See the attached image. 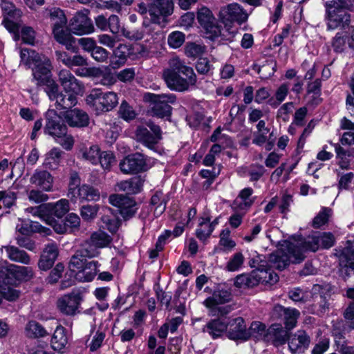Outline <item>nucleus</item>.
<instances>
[{"mask_svg":"<svg viewBox=\"0 0 354 354\" xmlns=\"http://www.w3.org/2000/svg\"><path fill=\"white\" fill-rule=\"evenodd\" d=\"M20 292L9 285L0 286L1 301L2 298L12 301L19 298Z\"/></svg>","mask_w":354,"mask_h":354,"instance_id":"54","label":"nucleus"},{"mask_svg":"<svg viewBox=\"0 0 354 354\" xmlns=\"http://www.w3.org/2000/svg\"><path fill=\"white\" fill-rule=\"evenodd\" d=\"M205 51V47L196 43H187L185 48V55L188 57H197L201 56Z\"/></svg>","mask_w":354,"mask_h":354,"instance_id":"59","label":"nucleus"},{"mask_svg":"<svg viewBox=\"0 0 354 354\" xmlns=\"http://www.w3.org/2000/svg\"><path fill=\"white\" fill-rule=\"evenodd\" d=\"M68 343L66 329L61 325L57 326L51 339V346L55 351H62Z\"/></svg>","mask_w":354,"mask_h":354,"instance_id":"34","label":"nucleus"},{"mask_svg":"<svg viewBox=\"0 0 354 354\" xmlns=\"http://www.w3.org/2000/svg\"><path fill=\"white\" fill-rule=\"evenodd\" d=\"M58 109H68L73 107L77 102V95L72 93H61L54 100Z\"/></svg>","mask_w":354,"mask_h":354,"instance_id":"39","label":"nucleus"},{"mask_svg":"<svg viewBox=\"0 0 354 354\" xmlns=\"http://www.w3.org/2000/svg\"><path fill=\"white\" fill-rule=\"evenodd\" d=\"M231 299L232 294L229 290L218 288L214 291L211 297L204 301V304L207 308H213L217 305L227 303Z\"/></svg>","mask_w":354,"mask_h":354,"instance_id":"28","label":"nucleus"},{"mask_svg":"<svg viewBox=\"0 0 354 354\" xmlns=\"http://www.w3.org/2000/svg\"><path fill=\"white\" fill-rule=\"evenodd\" d=\"M331 215V209L324 207L319 212L313 221V227L314 228H319L326 225Z\"/></svg>","mask_w":354,"mask_h":354,"instance_id":"55","label":"nucleus"},{"mask_svg":"<svg viewBox=\"0 0 354 354\" xmlns=\"http://www.w3.org/2000/svg\"><path fill=\"white\" fill-rule=\"evenodd\" d=\"M214 230V225L210 224L209 218H202L196 230V237L201 241H206Z\"/></svg>","mask_w":354,"mask_h":354,"instance_id":"42","label":"nucleus"},{"mask_svg":"<svg viewBox=\"0 0 354 354\" xmlns=\"http://www.w3.org/2000/svg\"><path fill=\"white\" fill-rule=\"evenodd\" d=\"M109 201L112 205L119 208L120 213L124 219L131 218L136 212V202L127 196L111 194L109 197Z\"/></svg>","mask_w":354,"mask_h":354,"instance_id":"15","label":"nucleus"},{"mask_svg":"<svg viewBox=\"0 0 354 354\" xmlns=\"http://www.w3.org/2000/svg\"><path fill=\"white\" fill-rule=\"evenodd\" d=\"M145 180L140 176H134L129 179V194H136L142 189Z\"/></svg>","mask_w":354,"mask_h":354,"instance_id":"61","label":"nucleus"},{"mask_svg":"<svg viewBox=\"0 0 354 354\" xmlns=\"http://www.w3.org/2000/svg\"><path fill=\"white\" fill-rule=\"evenodd\" d=\"M5 250L7 257L12 261L28 265L30 263V257L26 252L21 250L13 245L3 246L1 251Z\"/></svg>","mask_w":354,"mask_h":354,"instance_id":"30","label":"nucleus"},{"mask_svg":"<svg viewBox=\"0 0 354 354\" xmlns=\"http://www.w3.org/2000/svg\"><path fill=\"white\" fill-rule=\"evenodd\" d=\"M167 201V196L161 191L156 192L151 196V204L155 206L154 214L156 216H160L165 211Z\"/></svg>","mask_w":354,"mask_h":354,"instance_id":"40","label":"nucleus"},{"mask_svg":"<svg viewBox=\"0 0 354 354\" xmlns=\"http://www.w3.org/2000/svg\"><path fill=\"white\" fill-rule=\"evenodd\" d=\"M316 232L308 236L301 243V247H297L303 252L304 251L316 252L319 248V243Z\"/></svg>","mask_w":354,"mask_h":354,"instance_id":"48","label":"nucleus"},{"mask_svg":"<svg viewBox=\"0 0 354 354\" xmlns=\"http://www.w3.org/2000/svg\"><path fill=\"white\" fill-rule=\"evenodd\" d=\"M56 55L58 59L70 68L87 65L86 59L82 55L69 57L66 53L59 51L56 52Z\"/></svg>","mask_w":354,"mask_h":354,"instance_id":"38","label":"nucleus"},{"mask_svg":"<svg viewBox=\"0 0 354 354\" xmlns=\"http://www.w3.org/2000/svg\"><path fill=\"white\" fill-rule=\"evenodd\" d=\"M111 242V238L109 235L103 231L98 230L92 233L90 238L82 244V247L86 249L88 258H92L99 254L98 249L107 247Z\"/></svg>","mask_w":354,"mask_h":354,"instance_id":"9","label":"nucleus"},{"mask_svg":"<svg viewBox=\"0 0 354 354\" xmlns=\"http://www.w3.org/2000/svg\"><path fill=\"white\" fill-rule=\"evenodd\" d=\"M64 223L68 232H73L79 228L80 218L76 214L71 213L66 217Z\"/></svg>","mask_w":354,"mask_h":354,"instance_id":"64","label":"nucleus"},{"mask_svg":"<svg viewBox=\"0 0 354 354\" xmlns=\"http://www.w3.org/2000/svg\"><path fill=\"white\" fill-rule=\"evenodd\" d=\"M289 91L287 84H282L275 93L276 100L270 99L268 104L273 108H277L286 97Z\"/></svg>","mask_w":354,"mask_h":354,"instance_id":"51","label":"nucleus"},{"mask_svg":"<svg viewBox=\"0 0 354 354\" xmlns=\"http://www.w3.org/2000/svg\"><path fill=\"white\" fill-rule=\"evenodd\" d=\"M266 332L267 329L264 324L260 322H253L246 330L247 340L250 338H253L257 340H265Z\"/></svg>","mask_w":354,"mask_h":354,"instance_id":"37","label":"nucleus"},{"mask_svg":"<svg viewBox=\"0 0 354 354\" xmlns=\"http://www.w3.org/2000/svg\"><path fill=\"white\" fill-rule=\"evenodd\" d=\"M30 182L46 192H50L53 188V177L47 171L37 169L30 177Z\"/></svg>","mask_w":354,"mask_h":354,"instance_id":"27","label":"nucleus"},{"mask_svg":"<svg viewBox=\"0 0 354 354\" xmlns=\"http://www.w3.org/2000/svg\"><path fill=\"white\" fill-rule=\"evenodd\" d=\"M93 74L96 76H101L100 83L104 86H111L116 82L115 76L111 73H103L99 68L93 69Z\"/></svg>","mask_w":354,"mask_h":354,"instance_id":"63","label":"nucleus"},{"mask_svg":"<svg viewBox=\"0 0 354 354\" xmlns=\"http://www.w3.org/2000/svg\"><path fill=\"white\" fill-rule=\"evenodd\" d=\"M100 149L97 145H91L89 147H84L80 150V153L84 160L96 165L99 161Z\"/></svg>","mask_w":354,"mask_h":354,"instance_id":"45","label":"nucleus"},{"mask_svg":"<svg viewBox=\"0 0 354 354\" xmlns=\"http://www.w3.org/2000/svg\"><path fill=\"white\" fill-rule=\"evenodd\" d=\"M185 41V35L179 31L171 32L168 37V44L173 48L180 47Z\"/></svg>","mask_w":354,"mask_h":354,"instance_id":"62","label":"nucleus"},{"mask_svg":"<svg viewBox=\"0 0 354 354\" xmlns=\"http://www.w3.org/2000/svg\"><path fill=\"white\" fill-rule=\"evenodd\" d=\"M287 342L292 354H301L308 348L310 337L305 330H299L294 333H290Z\"/></svg>","mask_w":354,"mask_h":354,"instance_id":"16","label":"nucleus"},{"mask_svg":"<svg viewBox=\"0 0 354 354\" xmlns=\"http://www.w3.org/2000/svg\"><path fill=\"white\" fill-rule=\"evenodd\" d=\"M245 258L241 252H236L230 259L226 265V269L230 272L238 270L243 264Z\"/></svg>","mask_w":354,"mask_h":354,"instance_id":"56","label":"nucleus"},{"mask_svg":"<svg viewBox=\"0 0 354 354\" xmlns=\"http://www.w3.org/2000/svg\"><path fill=\"white\" fill-rule=\"evenodd\" d=\"M169 67L163 71L162 77L167 87L176 92H185L196 86L197 77L194 69L178 56L169 59Z\"/></svg>","mask_w":354,"mask_h":354,"instance_id":"1","label":"nucleus"},{"mask_svg":"<svg viewBox=\"0 0 354 354\" xmlns=\"http://www.w3.org/2000/svg\"><path fill=\"white\" fill-rule=\"evenodd\" d=\"M337 256L339 258V265L342 268V272L348 274V270L354 271V245L351 241H347L346 245L337 250Z\"/></svg>","mask_w":354,"mask_h":354,"instance_id":"21","label":"nucleus"},{"mask_svg":"<svg viewBox=\"0 0 354 354\" xmlns=\"http://www.w3.org/2000/svg\"><path fill=\"white\" fill-rule=\"evenodd\" d=\"M64 118L71 127H83L89 123L88 114L80 109H74L66 112Z\"/></svg>","mask_w":354,"mask_h":354,"instance_id":"26","label":"nucleus"},{"mask_svg":"<svg viewBox=\"0 0 354 354\" xmlns=\"http://www.w3.org/2000/svg\"><path fill=\"white\" fill-rule=\"evenodd\" d=\"M145 97L152 104L153 115L160 118L170 116L172 109L170 104L175 103L176 100V96L172 93H147Z\"/></svg>","mask_w":354,"mask_h":354,"instance_id":"5","label":"nucleus"},{"mask_svg":"<svg viewBox=\"0 0 354 354\" xmlns=\"http://www.w3.org/2000/svg\"><path fill=\"white\" fill-rule=\"evenodd\" d=\"M37 86H44V91L51 101H54L55 98L62 93L59 91V85L51 77L41 82Z\"/></svg>","mask_w":354,"mask_h":354,"instance_id":"46","label":"nucleus"},{"mask_svg":"<svg viewBox=\"0 0 354 354\" xmlns=\"http://www.w3.org/2000/svg\"><path fill=\"white\" fill-rule=\"evenodd\" d=\"M199 24L206 30L212 39L221 35V27L218 25L216 19L212 10L206 6H202L197 10L196 16Z\"/></svg>","mask_w":354,"mask_h":354,"instance_id":"7","label":"nucleus"},{"mask_svg":"<svg viewBox=\"0 0 354 354\" xmlns=\"http://www.w3.org/2000/svg\"><path fill=\"white\" fill-rule=\"evenodd\" d=\"M86 252V249L82 247V249L77 250L72 256L68 264L71 271L79 273L85 267L87 263L86 258L88 257V254Z\"/></svg>","mask_w":354,"mask_h":354,"instance_id":"32","label":"nucleus"},{"mask_svg":"<svg viewBox=\"0 0 354 354\" xmlns=\"http://www.w3.org/2000/svg\"><path fill=\"white\" fill-rule=\"evenodd\" d=\"M119 116L125 121H130L136 117V113L133 106L127 101L121 102L118 110Z\"/></svg>","mask_w":354,"mask_h":354,"instance_id":"49","label":"nucleus"},{"mask_svg":"<svg viewBox=\"0 0 354 354\" xmlns=\"http://www.w3.org/2000/svg\"><path fill=\"white\" fill-rule=\"evenodd\" d=\"M173 9L172 0H152L149 5V13L151 22L160 24L163 18L171 15Z\"/></svg>","mask_w":354,"mask_h":354,"instance_id":"14","label":"nucleus"},{"mask_svg":"<svg viewBox=\"0 0 354 354\" xmlns=\"http://www.w3.org/2000/svg\"><path fill=\"white\" fill-rule=\"evenodd\" d=\"M319 238V248L328 249L335 243V237L330 232H316Z\"/></svg>","mask_w":354,"mask_h":354,"instance_id":"58","label":"nucleus"},{"mask_svg":"<svg viewBox=\"0 0 354 354\" xmlns=\"http://www.w3.org/2000/svg\"><path fill=\"white\" fill-rule=\"evenodd\" d=\"M33 277L34 272L31 267L10 264L6 268L4 280L6 283L17 285L30 280Z\"/></svg>","mask_w":354,"mask_h":354,"instance_id":"10","label":"nucleus"},{"mask_svg":"<svg viewBox=\"0 0 354 354\" xmlns=\"http://www.w3.org/2000/svg\"><path fill=\"white\" fill-rule=\"evenodd\" d=\"M288 335L280 324H273L267 329L265 341L271 342L275 346H279L287 342Z\"/></svg>","mask_w":354,"mask_h":354,"instance_id":"24","label":"nucleus"},{"mask_svg":"<svg viewBox=\"0 0 354 354\" xmlns=\"http://www.w3.org/2000/svg\"><path fill=\"white\" fill-rule=\"evenodd\" d=\"M98 162L100 163L102 167L109 171L112 165L115 162V158L111 151H102L100 153Z\"/></svg>","mask_w":354,"mask_h":354,"instance_id":"57","label":"nucleus"},{"mask_svg":"<svg viewBox=\"0 0 354 354\" xmlns=\"http://www.w3.org/2000/svg\"><path fill=\"white\" fill-rule=\"evenodd\" d=\"M246 326L242 317L227 321V337L233 340H247Z\"/></svg>","mask_w":354,"mask_h":354,"instance_id":"23","label":"nucleus"},{"mask_svg":"<svg viewBox=\"0 0 354 354\" xmlns=\"http://www.w3.org/2000/svg\"><path fill=\"white\" fill-rule=\"evenodd\" d=\"M98 209V206L96 205H84L80 209V214L82 218L84 221H89L94 219L96 217Z\"/></svg>","mask_w":354,"mask_h":354,"instance_id":"60","label":"nucleus"},{"mask_svg":"<svg viewBox=\"0 0 354 354\" xmlns=\"http://www.w3.org/2000/svg\"><path fill=\"white\" fill-rule=\"evenodd\" d=\"M68 196L80 201H97L100 198V194L97 189L88 185H82L78 189L71 187Z\"/></svg>","mask_w":354,"mask_h":354,"instance_id":"19","label":"nucleus"},{"mask_svg":"<svg viewBox=\"0 0 354 354\" xmlns=\"http://www.w3.org/2000/svg\"><path fill=\"white\" fill-rule=\"evenodd\" d=\"M58 254V246L56 243H50L46 245L38 261L39 268L44 271L50 269Z\"/></svg>","mask_w":354,"mask_h":354,"instance_id":"20","label":"nucleus"},{"mask_svg":"<svg viewBox=\"0 0 354 354\" xmlns=\"http://www.w3.org/2000/svg\"><path fill=\"white\" fill-rule=\"evenodd\" d=\"M48 216H51L54 215L57 218L64 216L70 209L69 202L66 199H61L55 203H46Z\"/></svg>","mask_w":354,"mask_h":354,"instance_id":"33","label":"nucleus"},{"mask_svg":"<svg viewBox=\"0 0 354 354\" xmlns=\"http://www.w3.org/2000/svg\"><path fill=\"white\" fill-rule=\"evenodd\" d=\"M86 102L99 113L111 111L118 104V97L114 92L103 93L99 89H93L86 96Z\"/></svg>","mask_w":354,"mask_h":354,"instance_id":"4","label":"nucleus"},{"mask_svg":"<svg viewBox=\"0 0 354 354\" xmlns=\"http://www.w3.org/2000/svg\"><path fill=\"white\" fill-rule=\"evenodd\" d=\"M71 30L75 35H82L93 32L95 28L91 19L87 15L78 12L72 19Z\"/></svg>","mask_w":354,"mask_h":354,"instance_id":"18","label":"nucleus"},{"mask_svg":"<svg viewBox=\"0 0 354 354\" xmlns=\"http://www.w3.org/2000/svg\"><path fill=\"white\" fill-rule=\"evenodd\" d=\"M305 259L304 253L297 246L291 245L288 248V253L283 250H278L269 255V266L282 270L285 269L290 262L299 263Z\"/></svg>","mask_w":354,"mask_h":354,"instance_id":"3","label":"nucleus"},{"mask_svg":"<svg viewBox=\"0 0 354 354\" xmlns=\"http://www.w3.org/2000/svg\"><path fill=\"white\" fill-rule=\"evenodd\" d=\"M300 313L295 308H287V311L283 317L286 328L291 330L296 326L297 319Z\"/></svg>","mask_w":354,"mask_h":354,"instance_id":"47","label":"nucleus"},{"mask_svg":"<svg viewBox=\"0 0 354 354\" xmlns=\"http://www.w3.org/2000/svg\"><path fill=\"white\" fill-rule=\"evenodd\" d=\"M25 330L26 336L30 338L44 337L48 335L46 329L36 321H30Z\"/></svg>","mask_w":354,"mask_h":354,"instance_id":"43","label":"nucleus"},{"mask_svg":"<svg viewBox=\"0 0 354 354\" xmlns=\"http://www.w3.org/2000/svg\"><path fill=\"white\" fill-rule=\"evenodd\" d=\"M227 320L226 317H217L208 322L203 330L207 333L213 339H216L227 331Z\"/></svg>","mask_w":354,"mask_h":354,"instance_id":"25","label":"nucleus"},{"mask_svg":"<svg viewBox=\"0 0 354 354\" xmlns=\"http://www.w3.org/2000/svg\"><path fill=\"white\" fill-rule=\"evenodd\" d=\"M59 82L68 93L81 95L84 92L83 84L68 70L63 69L58 74Z\"/></svg>","mask_w":354,"mask_h":354,"instance_id":"17","label":"nucleus"},{"mask_svg":"<svg viewBox=\"0 0 354 354\" xmlns=\"http://www.w3.org/2000/svg\"><path fill=\"white\" fill-rule=\"evenodd\" d=\"M137 140L148 148L152 149L161 138V130L159 126L151 121L145 123V126L138 127L136 131Z\"/></svg>","mask_w":354,"mask_h":354,"instance_id":"6","label":"nucleus"},{"mask_svg":"<svg viewBox=\"0 0 354 354\" xmlns=\"http://www.w3.org/2000/svg\"><path fill=\"white\" fill-rule=\"evenodd\" d=\"M40 56L41 55L35 50L28 48H23L20 51L21 62L28 66H30L32 64H34L36 61H39Z\"/></svg>","mask_w":354,"mask_h":354,"instance_id":"50","label":"nucleus"},{"mask_svg":"<svg viewBox=\"0 0 354 354\" xmlns=\"http://www.w3.org/2000/svg\"><path fill=\"white\" fill-rule=\"evenodd\" d=\"M99 263L96 261H91L86 263L85 267L79 273H77V279L82 281H91L98 272Z\"/></svg>","mask_w":354,"mask_h":354,"instance_id":"35","label":"nucleus"},{"mask_svg":"<svg viewBox=\"0 0 354 354\" xmlns=\"http://www.w3.org/2000/svg\"><path fill=\"white\" fill-rule=\"evenodd\" d=\"M34 68H32L33 78L37 81V85L50 78L51 70L50 60L46 56L41 55L39 61L34 62Z\"/></svg>","mask_w":354,"mask_h":354,"instance_id":"22","label":"nucleus"},{"mask_svg":"<svg viewBox=\"0 0 354 354\" xmlns=\"http://www.w3.org/2000/svg\"><path fill=\"white\" fill-rule=\"evenodd\" d=\"M64 152L57 147L50 149L46 155L44 165L50 169H56L60 163Z\"/></svg>","mask_w":354,"mask_h":354,"instance_id":"36","label":"nucleus"},{"mask_svg":"<svg viewBox=\"0 0 354 354\" xmlns=\"http://www.w3.org/2000/svg\"><path fill=\"white\" fill-rule=\"evenodd\" d=\"M219 17L223 23L236 22L242 24L248 19V14L238 3H234L223 6L219 11Z\"/></svg>","mask_w":354,"mask_h":354,"instance_id":"13","label":"nucleus"},{"mask_svg":"<svg viewBox=\"0 0 354 354\" xmlns=\"http://www.w3.org/2000/svg\"><path fill=\"white\" fill-rule=\"evenodd\" d=\"M18 189L19 185H13L8 190L3 191V203L6 207L9 208L15 204Z\"/></svg>","mask_w":354,"mask_h":354,"instance_id":"53","label":"nucleus"},{"mask_svg":"<svg viewBox=\"0 0 354 354\" xmlns=\"http://www.w3.org/2000/svg\"><path fill=\"white\" fill-rule=\"evenodd\" d=\"M253 193V189L250 187H247L242 189L238 197L234 200L232 204V208L235 210H248L253 204L254 200L250 198Z\"/></svg>","mask_w":354,"mask_h":354,"instance_id":"29","label":"nucleus"},{"mask_svg":"<svg viewBox=\"0 0 354 354\" xmlns=\"http://www.w3.org/2000/svg\"><path fill=\"white\" fill-rule=\"evenodd\" d=\"M347 37L343 32H337L331 40V46L335 53H342L346 48Z\"/></svg>","mask_w":354,"mask_h":354,"instance_id":"52","label":"nucleus"},{"mask_svg":"<svg viewBox=\"0 0 354 354\" xmlns=\"http://www.w3.org/2000/svg\"><path fill=\"white\" fill-rule=\"evenodd\" d=\"M82 300L80 291H73L65 295L57 301V308L59 311L67 316H74L79 313V307Z\"/></svg>","mask_w":354,"mask_h":354,"instance_id":"11","label":"nucleus"},{"mask_svg":"<svg viewBox=\"0 0 354 354\" xmlns=\"http://www.w3.org/2000/svg\"><path fill=\"white\" fill-rule=\"evenodd\" d=\"M234 286L239 288H253L259 284L257 270L249 274L238 275L234 279Z\"/></svg>","mask_w":354,"mask_h":354,"instance_id":"31","label":"nucleus"},{"mask_svg":"<svg viewBox=\"0 0 354 354\" xmlns=\"http://www.w3.org/2000/svg\"><path fill=\"white\" fill-rule=\"evenodd\" d=\"M259 283L273 285L279 281L278 275L267 267L257 270Z\"/></svg>","mask_w":354,"mask_h":354,"instance_id":"44","label":"nucleus"},{"mask_svg":"<svg viewBox=\"0 0 354 354\" xmlns=\"http://www.w3.org/2000/svg\"><path fill=\"white\" fill-rule=\"evenodd\" d=\"M46 15L50 18L53 28L65 26L67 23L64 12L59 8H51L46 10Z\"/></svg>","mask_w":354,"mask_h":354,"instance_id":"41","label":"nucleus"},{"mask_svg":"<svg viewBox=\"0 0 354 354\" xmlns=\"http://www.w3.org/2000/svg\"><path fill=\"white\" fill-rule=\"evenodd\" d=\"M44 131L47 135L59 138L66 136L67 133V127L62 118L53 109H49L46 113V124Z\"/></svg>","mask_w":354,"mask_h":354,"instance_id":"8","label":"nucleus"},{"mask_svg":"<svg viewBox=\"0 0 354 354\" xmlns=\"http://www.w3.org/2000/svg\"><path fill=\"white\" fill-rule=\"evenodd\" d=\"M119 167L124 174H136L148 169L146 159L140 153H136L125 157L120 162Z\"/></svg>","mask_w":354,"mask_h":354,"instance_id":"12","label":"nucleus"},{"mask_svg":"<svg viewBox=\"0 0 354 354\" xmlns=\"http://www.w3.org/2000/svg\"><path fill=\"white\" fill-rule=\"evenodd\" d=\"M325 20L328 30L344 29L349 26L354 10V0L328 1L325 4Z\"/></svg>","mask_w":354,"mask_h":354,"instance_id":"2","label":"nucleus"}]
</instances>
